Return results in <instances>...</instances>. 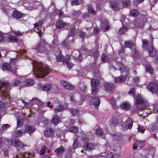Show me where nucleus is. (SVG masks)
Returning <instances> with one entry per match:
<instances>
[{
    "label": "nucleus",
    "mask_w": 158,
    "mask_h": 158,
    "mask_svg": "<svg viewBox=\"0 0 158 158\" xmlns=\"http://www.w3.org/2000/svg\"><path fill=\"white\" fill-rule=\"evenodd\" d=\"M68 130L69 132L76 133L78 131V128L75 126L73 127L70 128Z\"/></svg>",
    "instance_id": "36"
},
{
    "label": "nucleus",
    "mask_w": 158,
    "mask_h": 158,
    "mask_svg": "<svg viewBox=\"0 0 158 158\" xmlns=\"http://www.w3.org/2000/svg\"><path fill=\"white\" fill-rule=\"evenodd\" d=\"M148 53L150 56L153 57L156 54V51L152 47H150L148 49Z\"/></svg>",
    "instance_id": "23"
},
{
    "label": "nucleus",
    "mask_w": 158,
    "mask_h": 158,
    "mask_svg": "<svg viewBox=\"0 0 158 158\" xmlns=\"http://www.w3.org/2000/svg\"><path fill=\"white\" fill-rule=\"evenodd\" d=\"M96 133L98 135H101L103 134V132L100 128L96 131Z\"/></svg>",
    "instance_id": "51"
},
{
    "label": "nucleus",
    "mask_w": 158,
    "mask_h": 158,
    "mask_svg": "<svg viewBox=\"0 0 158 158\" xmlns=\"http://www.w3.org/2000/svg\"><path fill=\"white\" fill-rule=\"evenodd\" d=\"M82 140L85 143L84 145L85 149L89 151L93 149L94 148V146L91 143H88V140L87 138H82Z\"/></svg>",
    "instance_id": "8"
},
{
    "label": "nucleus",
    "mask_w": 158,
    "mask_h": 158,
    "mask_svg": "<svg viewBox=\"0 0 158 158\" xmlns=\"http://www.w3.org/2000/svg\"><path fill=\"white\" fill-rule=\"evenodd\" d=\"M70 59V56L69 55H67L66 56V59L65 60V63L66 64L68 68L70 69L72 68L74 66V64L69 62Z\"/></svg>",
    "instance_id": "13"
},
{
    "label": "nucleus",
    "mask_w": 158,
    "mask_h": 158,
    "mask_svg": "<svg viewBox=\"0 0 158 158\" xmlns=\"http://www.w3.org/2000/svg\"><path fill=\"white\" fill-rule=\"evenodd\" d=\"M64 109V107L63 105H60L55 107L54 110L55 112H58L63 110Z\"/></svg>",
    "instance_id": "18"
},
{
    "label": "nucleus",
    "mask_w": 158,
    "mask_h": 158,
    "mask_svg": "<svg viewBox=\"0 0 158 158\" xmlns=\"http://www.w3.org/2000/svg\"><path fill=\"white\" fill-rule=\"evenodd\" d=\"M56 13L58 14L60 16H61L62 15L63 12L60 10H58L56 11Z\"/></svg>",
    "instance_id": "60"
},
{
    "label": "nucleus",
    "mask_w": 158,
    "mask_h": 158,
    "mask_svg": "<svg viewBox=\"0 0 158 158\" xmlns=\"http://www.w3.org/2000/svg\"><path fill=\"white\" fill-rule=\"evenodd\" d=\"M25 82L26 83L25 85L26 86L33 85L35 83L34 81L33 80L30 79L27 80H26Z\"/></svg>",
    "instance_id": "35"
},
{
    "label": "nucleus",
    "mask_w": 158,
    "mask_h": 158,
    "mask_svg": "<svg viewBox=\"0 0 158 158\" xmlns=\"http://www.w3.org/2000/svg\"><path fill=\"white\" fill-rule=\"evenodd\" d=\"M65 59L66 56L64 58L63 55L60 53L59 54L56 56V60L58 62L63 61L64 62H65Z\"/></svg>",
    "instance_id": "25"
},
{
    "label": "nucleus",
    "mask_w": 158,
    "mask_h": 158,
    "mask_svg": "<svg viewBox=\"0 0 158 158\" xmlns=\"http://www.w3.org/2000/svg\"><path fill=\"white\" fill-rule=\"evenodd\" d=\"M43 24V23L42 21H40L34 24V26L35 28H37L40 27Z\"/></svg>",
    "instance_id": "41"
},
{
    "label": "nucleus",
    "mask_w": 158,
    "mask_h": 158,
    "mask_svg": "<svg viewBox=\"0 0 158 158\" xmlns=\"http://www.w3.org/2000/svg\"><path fill=\"white\" fill-rule=\"evenodd\" d=\"M85 32L82 31H81L80 32L79 35L81 37H84L85 35Z\"/></svg>",
    "instance_id": "61"
},
{
    "label": "nucleus",
    "mask_w": 158,
    "mask_h": 158,
    "mask_svg": "<svg viewBox=\"0 0 158 158\" xmlns=\"http://www.w3.org/2000/svg\"><path fill=\"white\" fill-rule=\"evenodd\" d=\"M20 83V81L19 79H16L14 82V85H18Z\"/></svg>",
    "instance_id": "55"
},
{
    "label": "nucleus",
    "mask_w": 158,
    "mask_h": 158,
    "mask_svg": "<svg viewBox=\"0 0 158 158\" xmlns=\"http://www.w3.org/2000/svg\"><path fill=\"white\" fill-rule=\"evenodd\" d=\"M100 100L98 97H97L93 98L91 102V104L95 108H97L99 106Z\"/></svg>",
    "instance_id": "10"
},
{
    "label": "nucleus",
    "mask_w": 158,
    "mask_h": 158,
    "mask_svg": "<svg viewBox=\"0 0 158 158\" xmlns=\"http://www.w3.org/2000/svg\"><path fill=\"white\" fill-rule=\"evenodd\" d=\"M23 125V123L22 122H21L19 120H17V127H21Z\"/></svg>",
    "instance_id": "52"
},
{
    "label": "nucleus",
    "mask_w": 158,
    "mask_h": 158,
    "mask_svg": "<svg viewBox=\"0 0 158 158\" xmlns=\"http://www.w3.org/2000/svg\"><path fill=\"white\" fill-rule=\"evenodd\" d=\"M143 44V47L144 48L146 49L147 48V46L148 44V42L147 41L145 40H142Z\"/></svg>",
    "instance_id": "44"
},
{
    "label": "nucleus",
    "mask_w": 158,
    "mask_h": 158,
    "mask_svg": "<svg viewBox=\"0 0 158 158\" xmlns=\"http://www.w3.org/2000/svg\"><path fill=\"white\" fill-rule=\"evenodd\" d=\"M117 66L119 68V70L121 72H123L124 71L125 69V67L121 63L119 62L117 64Z\"/></svg>",
    "instance_id": "28"
},
{
    "label": "nucleus",
    "mask_w": 158,
    "mask_h": 158,
    "mask_svg": "<svg viewBox=\"0 0 158 158\" xmlns=\"http://www.w3.org/2000/svg\"><path fill=\"white\" fill-rule=\"evenodd\" d=\"M47 46V44L44 40H41L35 47V49L38 52H41L43 51Z\"/></svg>",
    "instance_id": "6"
},
{
    "label": "nucleus",
    "mask_w": 158,
    "mask_h": 158,
    "mask_svg": "<svg viewBox=\"0 0 158 158\" xmlns=\"http://www.w3.org/2000/svg\"><path fill=\"white\" fill-rule=\"evenodd\" d=\"M46 149V147L44 146L43 147V148L40 151V154L41 155H44L45 152V151Z\"/></svg>",
    "instance_id": "47"
},
{
    "label": "nucleus",
    "mask_w": 158,
    "mask_h": 158,
    "mask_svg": "<svg viewBox=\"0 0 158 158\" xmlns=\"http://www.w3.org/2000/svg\"><path fill=\"white\" fill-rule=\"evenodd\" d=\"M34 75L36 77H44L49 72L48 68L41 63L36 62L33 65Z\"/></svg>",
    "instance_id": "1"
},
{
    "label": "nucleus",
    "mask_w": 158,
    "mask_h": 158,
    "mask_svg": "<svg viewBox=\"0 0 158 158\" xmlns=\"http://www.w3.org/2000/svg\"><path fill=\"white\" fill-rule=\"evenodd\" d=\"M9 85V84L8 82H2L0 84V90L1 92L0 97H3L4 98L6 97H9V93L5 90V89L7 88Z\"/></svg>",
    "instance_id": "2"
},
{
    "label": "nucleus",
    "mask_w": 158,
    "mask_h": 158,
    "mask_svg": "<svg viewBox=\"0 0 158 158\" xmlns=\"http://www.w3.org/2000/svg\"><path fill=\"white\" fill-rule=\"evenodd\" d=\"M121 107L124 110L128 109L130 107V105L126 102H124L121 104L120 105Z\"/></svg>",
    "instance_id": "29"
},
{
    "label": "nucleus",
    "mask_w": 158,
    "mask_h": 158,
    "mask_svg": "<svg viewBox=\"0 0 158 158\" xmlns=\"http://www.w3.org/2000/svg\"><path fill=\"white\" fill-rule=\"evenodd\" d=\"M73 54H75V55H73V57L77 59L79 61H80L82 60V56L79 52H75L73 53Z\"/></svg>",
    "instance_id": "27"
},
{
    "label": "nucleus",
    "mask_w": 158,
    "mask_h": 158,
    "mask_svg": "<svg viewBox=\"0 0 158 158\" xmlns=\"http://www.w3.org/2000/svg\"><path fill=\"white\" fill-rule=\"evenodd\" d=\"M104 87L106 90L112 92L115 88V85L113 84L106 83L104 84Z\"/></svg>",
    "instance_id": "12"
},
{
    "label": "nucleus",
    "mask_w": 158,
    "mask_h": 158,
    "mask_svg": "<svg viewBox=\"0 0 158 158\" xmlns=\"http://www.w3.org/2000/svg\"><path fill=\"white\" fill-rule=\"evenodd\" d=\"M138 131L141 133H143L145 130V129H144L143 127L138 126Z\"/></svg>",
    "instance_id": "48"
},
{
    "label": "nucleus",
    "mask_w": 158,
    "mask_h": 158,
    "mask_svg": "<svg viewBox=\"0 0 158 158\" xmlns=\"http://www.w3.org/2000/svg\"><path fill=\"white\" fill-rule=\"evenodd\" d=\"M147 88L152 93H156L158 91V86L154 83H150L147 86Z\"/></svg>",
    "instance_id": "7"
},
{
    "label": "nucleus",
    "mask_w": 158,
    "mask_h": 158,
    "mask_svg": "<svg viewBox=\"0 0 158 158\" xmlns=\"http://www.w3.org/2000/svg\"><path fill=\"white\" fill-rule=\"evenodd\" d=\"M127 30V28L125 26H123V27L119 29V32L121 34H123Z\"/></svg>",
    "instance_id": "39"
},
{
    "label": "nucleus",
    "mask_w": 158,
    "mask_h": 158,
    "mask_svg": "<svg viewBox=\"0 0 158 158\" xmlns=\"http://www.w3.org/2000/svg\"><path fill=\"white\" fill-rule=\"evenodd\" d=\"M34 100H35V102L39 105H42L44 104L42 102L40 101L37 98L32 99V100L33 101Z\"/></svg>",
    "instance_id": "43"
},
{
    "label": "nucleus",
    "mask_w": 158,
    "mask_h": 158,
    "mask_svg": "<svg viewBox=\"0 0 158 158\" xmlns=\"http://www.w3.org/2000/svg\"><path fill=\"white\" fill-rule=\"evenodd\" d=\"M35 130L36 129L34 126L27 125L25 127L24 131L25 132V133L27 132L30 135L31 133L34 132Z\"/></svg>",
    "instance_id": "11"
},
{
    "label": "nucleus",
    "mask_w": 158,
    "mask_h": 158,
    "mask_svg": "<svg viewBox=\"0 0 158 158\" xmlns=\"http://www.w3.org/2000/svg\"><path fill=\"white\" fill-rule=\"evenodd\" d=\"M78 147V143L77 140H75L73 142V148L74 149Z\"/></svg>",
    "instance_id": "53"
},
{
    "label": "nucleus",
    "mask_w": 158,
    "mask_h": 158,
    "mask_svg": "<svg viewBox=\"0 0 158 158\" xmlns=\"http://www.w3.org/2000/svg\"><path fill=\"white\" fill-rule=\"evenodd\" d=\"M88 11L90 13L93 15H95L96 14V12L91 6H89Z\"/></svg>",
    "instance_id": "42"
},
{
    "label": "nucleus",
    "mask_w": 158,
    "mask_h": 158,
    "mask_svg": "<svg viewBox=\"0 0 158 158\" xmlns=\"http://www.w3.org/2000/svg\"><path fill=\"white\" fill-rule=\"evenodd\" d=\"M130 14L131 16H136L138 14V12L136 10H133L131 11Z\"/></svg>",
    "instance_id": "38"
},
{
    "label": "nucleus",
    "mask_w": 158,
    "mask_h": 158,
    "mask_svg": "<svg viewBox=\"0 0 158 158\" xmlns=\"http://www.w3.org/2000/svg\"><path fill=\"white\" fill-rule=\"evenodd\" d=\"M25 133V132L24 131H22L21 130H18L15 132L14 135L15 136L18 137L21 136Z\"/></svg>",
    "instance_id": "26"
},
{
    "label": "nucleus",
    "mask_w": 158,
    "mask_h": 158,
    "mask_svg": "<svg viewBox=\"0 0 158 158\" xmlns=\"http://www.w3.org/2000/svg\"><path fill=\"white\" fill-rule=\"evenodd\" d=\"M61 84L63 86H64L67 89L73 90L74 89L73 86L69 84H67L66 82L62 81Z\"/></svg>",
    "instance_id": "19"
},
{
    "label": "nucleus",
    "mask_w": 158,
    "mask_h": 158,
    "mask_svg": "<svg viewBox=\"0 0 158 158\" xmlns=\"http://www.w3.org/2000/svg\"><path fill=\"white\" fill-rule=\"evenodd\" d=\"M10 127V125L8 124H5L2 126V128L3 130H6Z\"/></svg>",
    "instance_id": "54"
},
{
    "label": "nucleus",
    "mask_w": 158,
    "mask_h": 158,
    "mask_svg": "<svg viewBox=\"0 0 158 158\" xmlns=\"http://www.w3.org/2000/svg\"><path fill=\"white\" fill-rule=\"evenodd\" d=\"M145 68L147 72H149V73L151 74L153 72V70L152 67L149 64H147L146 65Z\"/></svg>",
    "instance_id": "32"
},
{
    "label": "nucleus",
    "mask_w": 158,
    "mask_h": 158,
    "mask_svg": "<svg viewBox=\"0 0 158 158\" xmlns=\"http://www.w3.org/2000/svg\"><path fill=\"white\" fill-rule=\"evenodd\" d=\"M133 121L131 118H129L125 122L126 127L128 129H130L132 126Z\"/></svg>",
    "instance_id": "15"
},
{
    "label": "nucleus",
    "mask_w": 158,
    "mask_h": 158,
    "mask_svg": "<svg viewBox=\"0 0 158 158\" xmlns=\"http://www.w3.org/2000/svg\"><path fill=\"white\" fill-rule=\"evenodd\" d=\"M9 40L11 42H16L18 39L16 36L9 35L8 37Z\"/></svg>",
    "instance_id": "30"
},
{
    "label": "nucleus",
    "mask_w": 158,
    "mask_h": 158,
    "mask_svg": "<svg viewBox=\"0 0 158 158\" xmlns=\"http://www.w3.org/2000/svg\"><path fill=\"white\" fill-rule=\"evenodd\" d=\"M113 154L112 152L109 153L106 156L107 158H113Z\"/></svg>",
    "instance_id": "57"
},
{
    "label": "nucleus",
    "mask_w": 158,
    "mask_h": 158,
    "mask_svg": "<svg viewBox=\"0 0 158 158\" xmlns=\"http://www.w3.org/2000/svg\"><path fill=\"white\" fill-rule=\"evenodd\" d=\"M10 142L11 145L16 147L22 148L26 145L21 142L19 139H12L10 140Z\"/></svg>",
    "instance_id": "4"
},
{
    "label": "nucleus",
    "mask_w": 158,
    "mask_h": 158,
    "mask_svg": "<svg viewBox=\"0 0 158 158\" xmlns=\"http://www.w3.org/2000/svg\"><path fill=\"white\" fill-rule=\"evenodd\" d=\"M71 113L73 116H75L77 115L78 113V111L76 109H72L71 110Z\"/></svg>",
    "instance_id": "45"
},
{
    "label": "nucleus",
    "mask_w": 158,
    "mask_h": 158,
    "mask_svg": "<svg viewBox=\"0 0 158 158\" xmlns=\"http://www.w3.org/2000/svg\"><path fill=\"white\" fill-rule=\"evenodd\" d=\"M110 6L112 8L115 10H118L119 9L117 5L115 3L111 4Z\"/></svg>",
    "instance_id": "46"
},
{
    "label": "nucleus",
    "mask_w": 158,
    "mask_h": 158,
    "mask_svg": "<svg viewBox=\"0 0 158 158\" xmlns=\"http://www.w3.org/2000/svg\"><path fill=\"white\" fill-rule=\"evenodd\" d=\"M135 91V88H133L131 89L129 92V94L130 95H131L133 97H134V92Z\"/></svg>",
    "instance_id": "49"
},
{
    "label": "nucleus",
    "mask_w": 158,
    "mask_h": 158,
    "mask_svg": "<svg viewBox=\"0 0 158 158\" xmlns=\"http://www.w3.org/2000/svg\"><path fill=\"white\" fill-rule=\"evenodd\" d=\"M98 51L95 52L94 53V58L95 59L96 58H97L98 57Z\"/></svg>",
    "instance_id": "62"
},
{
    "label": "nucleus",
    "mask_w": 158,
    "mask_h": 158,
    "mask_svg": "<svg viewBox=\"0 0 158 158\" xmlns=\"http://www.w3.org/2000/svg\"><path fill=\"white\" fill-rule=\"evenodd\" d=\"M135 83H137L139 81V78L138 77H136L133 79Z\"/></svg>",
    "instance_id": "63"
},
{
    "label": "nucleus",
    "mask_w": 158,
    "mask_h": 158,
    "mask_svg": "<svg viewBox=\"0 0 158 158\" xmlns=\"http://www.w3.org/2000/svg\"><path fill=\"white\" fill-rule=\"evenodd\" d=\"M60 119L57 115H55L53 117L52 122L54 124L57 125L60 122Z\"/></svg>",
    "instance_id": "24"
},
{
    "label": "nucleus",
    "mask_w": 158,
    "mask_h": 158,
    "mask_svg": "<svg viewBox=\"0 0 158 158\" xmlns=\"http://www.w3.org/2000/svg\"><path fill=\"white\" fill-rule=\"evenodd\" d=\"M125 81V78L123 76H121L116 78L115 82L116 83H121Z\"/></svg>",
    "instance_id": "22"
},
{
    "label": "nucleus",
    "mask_w": 158,
    "mask_h": 158,
    "mask_svg": "<svg viewBox=\"0 0 158 158\" xmlns=\"http://www.w3.org/2000/svg\"><path fill=\"white\" fill-rule=\"evenodd\" d=\"M125 45L126 47H128L131 48L134 45V44L131 42L130 41H127L125 42Z\"/></svg>",
    "instance_id": "37"
},
{
    "label": "nucleus",
    "mask_w": 158,
    "mask_h": 158,
    "mask_svg": "<svg viewBox=\"0 0 158 158\" xmlns=\"http://www.w3.org/2000/svg\"><path fill=\"white\" fill-rule=\"evenodd\" d=\"M53 131L51 128H48L44 131V134L47 137L52 136L53 135Z\"/></svg>",
    "instance_id": "20"
},
{
    "label": "nucleus",
    "mask_w": 158,
    "mask_h": 158,
    "mask_svg": "<svg viewBox=\"0 0 158 158\" xmlns=\"http://www.w3.org/2000/svg\"><path fill=\"white\" fill-rule=\"evenodd\" d=\"M67 24L62 21H60L56 22V26L58 28H62L66 26Z\"/></svg>",
    "instance_id": "17"
},
{
    "label": "nucleus",
    "mask_w": 158,
    "mask_h": 158,
    "mask_svg": "<svg viewBox=\"0 0 158 158\" xmlns=\"http://www.w3.org/2000/svg\"><path fill=\"white\" fill-rule=\"evenodd\" d=\"M64 151L63 148L62 147H60L59 148L56 149L55 152L57 155H59L62 153Z\"/></svg>",
    "instance_id": "31"
},
{
    "label": "nucleus",
    "mask_w": 158,
    "mask_h": 158,
    "mask_svg": "<svg viewBox=\"0 0 158 158\" xmlns=\"http://www.w3.org/2000/svg\"><path fill=\"white\" fill-rule=\"evenodd\" d=\"M52 88V85L50 84H46L42 86L41 88L45 91H49Z\"/></svg>",
    "instance_id": "21"
},
{
    "label": "nucleus",
    "mask_w": 158,
    "mask_h": 158,
    "mask_svg": "<svg viewBox=\"0 0 158 158\" xmlns=\"http://www.w3.org/2000/svg\"><path fill=\"white\" fill-rule=\"evenodd\" d=\"M13 17L17 19L21 18L22 17V14L20 12L15 10L12 13Z\"/></svg>",
    "instance_id": "16"
},
{
    "label": "nucleus",
    "mask_w": 158,
    "mask_h": 158,
    "mask_svg": "<svg viewBox=\"0 0 158 158\" xmlns=\"http://www.w3.org/2000/svg\"><path fill=\"white\" fill-rule=\"evenodd\" d=\"M134 97L136 104H142L143 106V107L147 106L148 102L143 100L140 95H138Z\"/></svg>",
    "instance_id": "5"
},
{
    "label": "nucleus",
    "mask_w": 158,
    "mask_h": 158,
    "mask_svg": "<svg viewBox=\"0 0 158 158\" xmlns=\"http://www.w3.org/2000/svg\"><path fill=\"white\" fill-rule=\"evenodd\" d=\"M110 103L113 106H114L115 104V101L114 98H112L110 100Z\"/></svg>",
    "instance_id": "59"
},
{
    "label": "nucleus",
    "mask_w": 158,
    "mask_h": 158,
    "mask_svg": "<svg viewBox=\"0 0 158 158\" xmlns=\"http://www.w3.org/2000/svg\"><path fill=\"white\" fill-rule=\"evenodd\" d=\"M119 156V154L116 153L113 155V158H118Z\"/></svg>",
    "instance_id": "64"
},
{
    "label": "nucleus",
    "mask_w": 158,
    "mask_h": 158,
    "mask_svg": "<svg viewBox=\"0 0 158 158\" xmlns=\"http://www.w3.org/2000/svg\"><path fill=\"white\" fill-rule=\"evenodd\" d=\"M15 67V65L12 66V65H10L9 64H4L2 65V69L4 70H10L11 69V70L13 72L15 73L16 70V69L14 68L13 67Z\"/></svg>",
    "instance_id": "9"
},
{
    "label": "nucleus",
    "mask_w": 158,
    "mask_h": 158,
    "mask_svg": "<svg viewBox=\"0 0 158 158\" xmlns=\"http://www.w3.org/2000/svg\"><path fill=\"white\" fill-rule=\"evenodd\" d=\"M92 87V94H96L98 91V87L99 84V81L97 79H93L91 81Z\"/></svg>",
    "instance_id": "3"
},
{
    "label": "nucleus",
    "mask_w": 158,
    "mask_h": 158,
    "mask_svg": "<svg viewBox=\"0 0 158 158\" xmlns=\"http://www.w3.org/2000/svg\"><path fill=\"white\" fill-rule=\"evenodd\" d=\"M13 32L16 35L18 36H21L23 35V33L19 31H13Z\"/></svg>",
    "instance_id": "50"
},
{
    "label": "nucleus",
    "mask_w": 158,
    "mask_h": 158,
    "mask_svg": "<svg viewBox=\"0 0 158 158\" xmlns=\"http://www.w3.org/2000/svg\"><path fill=\"white\" fill-rule=\"evenodd\" d=\"M71 3L73 5H76L78 4L77 0H71Z\"/></svg>",
    "instance_id": "58"
},
{
    "label": "nucleus",
    "mask_w": 158,
    "mask_h": 158,
    "mask_svg": "<svg viewBox=\"0 0 158 158\" xmlns=\"http://www.w3.org/2000/svg\"><path fill=\"white\" fill-rule=\"evenodd\" d=\"M136 143H137V145H139L140 148H142L145 145V142L144 141H137L136 142Z\"/></svg>",
    "instance_id": "40"
},
{
    "label": "nucleus",
    "mask_w": 158,
    "mask_h": 158,
    "mask_svg": "<svg viewBox=\"0 0 158 158\" xmlns=\"http://www.w3.org/2000/svg\"><path fill=\"white\" fill-rule=\"evenodd\" d=\"M122 1L123 6L127 7L130 5L129 0H122Z\"/></svg>",
    "instance_id": "33"
},
{
    "label": "nucleus",
    "mask_w": 158,
    "mask_h": 158,
    "mask_svg": "<svg viewBox=\"0 0 158 158\" xmlns=\"http://www.w3.org/2000/svg\"><path fill=\"white\" fill-rule=\"evenodd\" d=\"M110 26L108 25V22L106 20L104 22L102 23L101 25V28L103 31H106L109 29Z\"/></svg>",
    "instance_id": "14"
},
{
    "label": "nucleus",
    "mask_w": 158,
    "mask_h": 158,
    "mask_svg": "<svg viewBox=\"0 0 158 158\" xmlns=\"http://www.w3.org/2000/svg\"><path fill=\"white\" fill-rule=\"evenodd\" d=\"M102 60L104 62H107L109 61V59L107 55L103 54L102 56Z\"/></svg>",
    "instance_id": "34"
},
{
    "label": "nucleus",
    "mask_w": 158,
    "mask_h": 158,
    "mask_svg": "<svg viewBox=\"0 0 158 158\" xmlns=\"http://www.w3.org/2000/svg\"><path fill=\"white\" fill-rule=\"evenodd\" d=\"M80 87L81 89L84 91L85 92L86 90V87L85 85H80Z\"/></svg>",
    "instance_id": "56"
}]
</instances>
